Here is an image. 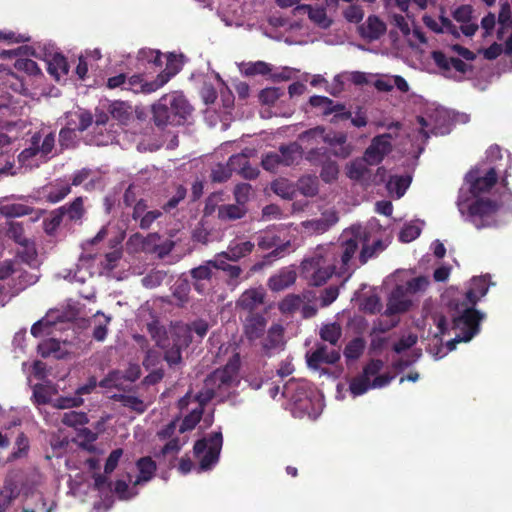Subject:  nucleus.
<instances>
[{
    "label": "nucleus",
    "mask_w": 512,
    "mask_h": 512,
    "mask_svg": "<svg viewBox=\"0 0 512 512\" xmlns=\"http://www.w3.org/2000/svg\"><path fill=\"white\" fill-rule=\"evenodd\" d=\"M337 246H320L311 256L301 263L303 276L313 286H321L333 274L349 278L357 265L353 261L355 253L359 252V263H367L386 248L380 239H371V231L367 227L354 225L343 231Z\"/></svg>",
    "instance_id": "1"
},
{
    "label": "nucleus",
    "mask_w": 512,
    "mask_h": 512,
    "mask_svg": "<svg viewBox=\"0 0 512 512\" xmlns=\"http://www.w3.org/2000/svg\"><path fill=\"white\" fill-rule=\"evenodd\" d=\"M487 291L485 278L474 277L465 294V300L462 303L454 304L452 329L455 331V337L446 343L449 351L454 350L457 343L468 342L478 334L479 323L483 320L484 314L475 310L474 306Z\"/></svg>",
    "instance_id": "2"
},
{
    "label": "nucleus",
    "mask_w": 512,
    "mask_h": 512,
    "mask_svg": "<svg viewBox=\"0 0 512 512\" xmlns=\"http://www.w3.org/2000/svg\"><path fill=\"white\" fill-rule=\"evenodd\" d=\"M147 330L156 345L163 351L164 360L169 367L182 364V351L191 343V329L187 324H177L168 332L158 321L147 324Z\"/></svg>",
    "instance_id": "3"
},
{
    "label": "nucleus",
    "mask_w": 512,
    "mask_h": 512,
    "mask_svg": "<svg viewBox=\"0 0 512 512\" xmlns=\"http://www.w3.org/2000/svg\"><path fill=\"white\" fill-rule=\"evenodd\" d=\"M154 124L161 129L184 124L192 113V106L179 92L163 95L152 105Z\"/></svg>",
    "instance_id": "4"
},
{
    "label": "nucleus",
    "mask_w": 512,
    "mask_h": 512,
    "mask_svg": "<svg viewBox=\"0 0 512 512\" xmlns=\"http://www.w3.org/2000/svg\"><path fill=\"white\" fill-rule=\"evenodd\" d=\"M239 367L240 356L234 353L223 368L215 370L205 379L197 399L202 403H208L213 398L222 401L229 389L237 382Z\"/></svg>",
    "instance_id": "5"
},
{
    "label": "nucleus",
    "mask_w": 512,
    "mask_h": 512,
    "mask_svg": "<svg viewBox=\"0 0 512 512\" xmlns=\"http://www.w3.org/2000/svg\"><path fill=\"white\" fill-rule=\"evenodd\" d=\"M384 363L379 359H372L363 368V372L352 378L349 383V390L354 397L363 395L371 388H382L387 386L393 379L389 374L378 375Z\"/></svg>",
    "instance_id": "6"
},
{
    "label": "nucleus",
    "mask_w": 512,
    "mask_h": 512,
    "mask_svg": "<svg viewBox=\"0 0 512 512\" xmlns=\"http://www.w3.org/2000/svg\"><path fill=\"white\" fill-rule=\"evenodd\" d=\"M303 155L302 147L296 143L281 145L277 151L269 152L262 157L263 169L276 173L281 167H289L299 163Z\"/></svg>",
    "instance_id": "7"
},
{
    "label": "nucleus",
    "mask_w": 512,
    "mask_h": 512,
    "mask_svg": "<svg viewBox=\"0 0 512 512\" xmlns=\"http://www.w3.org/2000/svg\"><path fill=\"white\" fill-rule=\"evenodd\" d=\"M222 443L221 432H215L208 439L195 443L194 454L199 460L198 472L210 470L218 462Z\"/></svg>",
    "instance_id": "8"
},
{
    "label": "nucleus",
    "mask_w": 512,
    "mask_h": 512,
    "mask_svg": "<svg viewBox=\"0 0 512 512\" xmlns=\"http://www.w3.org/2000/svg\"><path fill=\"white\" fill-rule=\"evenodd\" d=\"M55 147V133L42 132L35 133L30 139L29 147L25 148L18 156V160L23 166L33 167L31 160L39 156L41 159H47Z\"/></svg>",
    "instance_id": "9"
},
{
    "label": "nucleus",
    "mask_w": 512,
    "mask_h": 512,
    "mask_svg": "<svg viewBox=\"0 0 512 512\" xmlns=\"http://www.w3.org/2000/svg\"><path fill=\"white\" fill-rule=\"evenodd\" d=\"M498 209L496 202L479 198L468 206V220L481 229L494 224L493 216Z\"/></svg>",
    "instance_id": "10"
},
{
    "label": "nucleus",
    "mask_w": 512,
    "mask_h": 512,
    "mask_svg": "<svg viewBox=\"0 0 512 512\" xmlns=\"http://www.w3.org/2000/svg\"><path fill=\"white\" fill-rule=\"evenodd\" d=\"M172 73H159L157 77L153 81H147L140 74L132 75L127 78V83L125 86V90L132 91L133 93H143L150 94L161 87H163L166 83L171 79Z\"/></svg>",
    "instance_id": "11"
},
{
    "label": "nucleus",
    "mask_w": 512,
    "mask_h": 512,
    "mask_svg": "<svg viewBox=\"0 0 512 512\" xmlns=\"http://www.w3.org/2000/svg\"><path fill=\"white\" fill-rule=\"evenodd\" d=\"M262 338L260 353L262 356L271 357L284 348V327L279 323H274L267 330V335Z\"/></svg>",
    "instance_id": "12"
},
{
    "label": "nucleus",
    "mask_w": 512,
    "mask_h": 512,
    "mask_svg": "<svg viewBox=\"0 0 512 512\" xmlns=\"http://www.w3.org/2000/svg\"><path fill=\"white\" fill-rule=\"evenodd\" d=\"M280 228H270L257 234V245L262 250L274 249L275 256L280 255L290 245V240L280 236Z\"/></svg>",
    "instance_id": "13"
},
{
    "label": "nucleus",
    "mask_w": 512,
    "mask_h": 512,
    "mask_svg": "<svg viewBox=\"0 0 512 512\" xmlns=\"http://www.w3.org/2000/svg\"><path fill=\"white\" fill-rule=\"evenodd\" d=\"M340 359V349L331 345L316 344L314 351L306 354L309 368L318 369L321 364H335Z\"/></svg>",
    "instance_id": "14"
},
{
    "label": "nucleus",
    "mask_w": 512,
    "mask_h": 512,
    "mask_svg": "<svg viewBox=\"0 0 512 512\" xmlns=\"http://www.w3.org/2000/svg\"><path fill=\"white\" fill-rule=\"evenodd\" d=\"M392 150L391 135L382 134L374 137L364 152L365 159L370 165L379 164Z\"/></svg>",
    "instance_id": "15"
},
{
    "label": "nucleus",
    "mask_w": 512,
    "mask_h": 512,
    "mask_svg": "<svg viewBox=\"0 0 512 512\" xmlns=\"http://www.w3.org/2000/svg\"><path fill=\"white\" fill-rule=\"evenodd\" d=\"M309 103L311 106L320 108L323 115L334 114L331 122H338L339 120H346L351 117L350 111H345V106L341 103L334 102L325 96H312L310 97Z\"/></svg>",
    "instance_id": "16"
},
{
    "label": "nucleus",
    "mask_w": 512,
    "mask_h": 512,
    "mask_svg": "<svg viewBox=\"0 0 512 512\" xmlns=\"http://www.w3.org/2000/svg\"><path fill=\"white\" fill-rule=\"evenodd\" d=\"M265 291L263 288H250L245 290L236 301V309L250 313L255 311L263 305L265 299Z\"/></svg>",
    "instance_id": "17"
},
{
    "label": "nucleus",
    "mask_w": 512,
    "mask_h": 512,
    "mask_svg": "<svg viewBox=\"0 0 512 512\" xmlns=\"http://www.w3.org/2000/svg\"><path fill=\"white\" fill-rule=\"evenodd\" d=\"M267 319L261 313H250L243 321V334L249 342H254L264 336Z\"/></svg>",
    "instance_id": "18"
},
{
    "label": "nucleus",
    "mask_w": 512,
    "mask_h": 512,
    "mask_svg": "<svg viewBox=\"0 0 512 512\" xmlns=\"http://www.w3.org/2000/svg\"><path fill=\"white\" fill-rule=\"evenodd\" d=\"M358 30L362 38L371 42L378 40L384 35L387 27L379 17L370 15L366 21L359 26Z\"/></svg>",
    "instance_id": "19"
},
{
    "label": "nucleus",
    "mask_w": 512,
    "mask_h": 512,
    "mask_svg": "<svg viewBox=\"0 0 512 512\" xmlns=\"http://www.w3.org/2000/svg\"><path fill=\"white\" fill-rule=\"evenodd\" d=\"M295 15L307 14L309 19L320 28L326 29L332 24V20L327 16L324 7L312 5H298L294 9Z\"/></svg>",
    "instance_id": "20"
},
{
    "label": "nucleus",
    "mask_w": 512,
    "mask_h": 512,
    "mask_svg": "<svg viewBox=\"0 0 512 512\" xmlns=\"http://www.w3.org/2000/svg\"><path fill=\"white\" fill-rule=\"evenodd\" d=\"M472 12L470 5H462L453 12V18L461 24V33L468 37L473 36L479 28L478 24L472 21Z\"/></svg>",
    "instance_id": "21"
},
{
    "label": "nucleus",
    "mask_w": 512,
    "mask_h": 512,
    "mask_svg": "<svg viewBox=\"0 0 512 512\" xmlns=\"http://www.w3.org/2000/svg\"><path fill=\"white\" fill-rule=\"evenodd\" d=\"M339 220L338 214L334 209L324 211L319 218L304 222L306 229L315 233H324L335 225Z\"/></svg>",
    "instance_id": "22"
},
{
    "label": "nucleus",
    "mask_w": 512,
    "mask_h": 512,
    "mask_svg": "<svg viewBox=\"0 0 512 512\" xmlns=\"http://www.w3.org/2000/svg\"><path fill=\"white\" fill-rule=\"evenodd\" d=\"M296 277L294 269L284 267L268 279L267 285L270 290L279 292L293 285L296 281Z\"/></svg>",
    "instance_id": "23"
},
{
    "label": "nucleus",
    "mask_w": 512,
    "mask_h": 512,
    "mask_svg": "<svg viewBox=\"0 0 512 512\" xmlns=\"http://www.w3.org/2000/svg\"><path fill=\"white\" fill-rule=\"evenodd\" d=\"M446 120V112L444 110L435 109L434 111L427 112L426 116H418L417 121L421 125L420 133L428 138V133L425 128H431L433 134H437V129L444 125Z\"/></svg>",
    "instance_id": "24"
},
{
    "label": "nucleus",
    "mask_w": 512,
    "mask_h": 512,
    "mask_svg": "<svg viewBox=\"0 0 512 512\" xmlns=\"http://www.w3.org/2000/svg\"><path fill=\"white\" fill-rule=\"evenodd\" d=\"M365 155L362 158L351 161L346 167V175L351 180L359 181L368 184L371 181V171L368 168Z\"/></svg>",
    "instance_id": "25"
},
{
    "label": "nucleus",
    "mask_w": 512,
    "mask_h": 512,
    "mask_svg": "<svg viewBox=\"0 0 512 512\" xmlns=\"http://www.w3.org/2000/svg\"><path fill=\"white\" fill-rule=\"evenodd\" d=\"M190 275L193 279L194 289L199 294H204L207 290V285L205 282H209L213 276V268L209 263V260L204 262L202 265L191 269Z\"/></svg>",
    "instance_id": "26"
},
{
    "label": "nucleus",
    "mask_w": 512,
    "mask_h": 512,
    "mask_svg": "<svg viewBox=\"0 0 512 512\" xmlns=\"http://www.w3.org/2000/svg\"><path fill=\"white\" fill-rule=\"evenodd\" d=\"M467 178L471 182L472 194L478 195L489 191L494 186L497 181V172L494 168H490L482 177H474L473 173H470Z\"/></svg>",
    "instance_id": "27"
},
{
    "label": "nucleus",
    "mask_w": 512,
    "mask_h": 512,
    "mask_svg": "<svg viewBox=\"0 0 512 512\" xmlns=\"http://www.w3.org/2000/svg\"><path fill=\"white\" fill-rule=\"evenodd\" d=\"M254 246V243L251 241L232 242L229 244L226 251L220 252V256H224L226 260L236 262L250 254Z\"/></svg>",
    "instance_id": "28"
},
{
    "label": "nucleus",
    "mask_w": 512,
    "mask_h": 512,
    "mask_svg": "<svg viewBox=\"0 0 512 512\" xmlns=\"http://www.w3.org/2000/svg\"><path fill=\"white\" fill-rule=\"evenodd\" d=\"M412 302L405 296L402 287H397L391 294L387 305V314H396L405 312L409 309Z\"/></svg>",
    "instance_id": "29"
},
{
    "label": "nucleus",
    "mask_w": 512,
    "mask_h": 512,
    "mask_svg": "<svg viewBox=\"0 0 512 512\" xmlns=\"http://www.w3.org/2000/svg\"><path fill=\"white\" fill-rule=\"evenodd\" d=\"M136 465L139 474L134 479V486L144 485L154 477L157 466L151 457L140 458Z\"/></svg>",
    "instance_id": "30"
},
{
    "label": "nucleus",
    "mask_w": 512,
    "mask_h": 512,
    "mask_svg": "<svg viewBox=\"0 0 512 512\" xmlns=\"http://www.w3.org/2000/svg\"><path fill=\"white\" fill-rule=\"evenodd\" d=\"M111 322V317L106 316L103 312L97 311L91 318L90 324L92 325V337L99 342L106 339L108 333V325Z\"/></svg>",
    "instance_id": "31"
},
{
    "label": "nucleus",
    "mask_w": 512,
    "mask_h": 512,
    "mask_svg": "<svg viewBox=\"0 0 512 512\" xmlns=\"http://www.w3.org/2000/svg\"><path fill=\"white\" fill-rule=\"evenodd\" d=\"M433 59L436 64L446 70L454 69L460 73H465L470 66L459 58L447 57L442 52H434Z\"/></svg>",
    "instance_id": "32"
},
{
    "label": "nucleus",
    "mask_w": 512,
    "mask_h": 512,
    "mask_svg": "<svg viewBox=\"0 0 512 512\" xmlns=\"http://www.w3.org/2000/svg\"><path fill=\"white\" fill-rule=\"evenodd\" d=\"M58 209L62 210L61 214L64 216V219L70 222L80 221L85 214L82 197H77L70 204L61 206Z\"/></svg>",
    "instance_id": "33"
},
{
    "label": "nucleus",
    "mask_w": 512,
    "mask_h": 512,
    "mask_svg": "<svg viewBox=\"0 0 512 512\" xmlns=\"http://www.w3.org/2000/svg\"><path fill=\"white\" fill-rule=\"evenodd\" d=\"M423 21L427 27L438 33H450L456 37L460 36L459 29L452 23V21L444 16L440 17V24L429 16H424Z\"/></svg>",
    "instance_id": "34"
},
{
    "label": "nucleus",
    "mask_w": 512,
    "mask_h": 512,
    "mask_svg": "<svg viewBox=\"0 0 512 512\" xmlns=\"http://www.w3.org/2000/svg\"><path fill=\"white\" fill-rule=\"evenodd\" d=\"M44 191L47 201L57 203L71 192V186L66 182L56 181L46 186Z\"/></svg>",
    "instance_id": "35"
},
{
    "label": "nucleus",
    "mask_w": 512,
    "mask_h": 512,
    "mask_svg": "<svg viewBox=\"0 0 512 512\" xmlns=\"http://www.w3.org/2000/svg\"><path fill=\"white\" fill-rule=\"evenodd\" d=\"M246 208L241 204H223L218 207L217 216L222 221H235L246 215Z\"/></svg>",
    "instance_id": "36"
},
{
    "label": "nucleus",
    "mask_w": 512,
    "mask_h": 512,
    "mask_svg": "<svg viewBox=\"0 0 512 512\" xmlns=\"http://www.w3.org/2000/svg\"><path fill=\"white\" fill-rule=\"evenodd\" d=\"M196 406L192 408V410L187 414L182 424L180 425L179 431L181 433L192 430L195 428V426L199 423L201 420L202 414H203V407L206 403H202L200 400L197 399V395L194 397Z\"/></svg>",
    "instance_id": "37"
},
{
    "label": "nucleus",
    "mask_w": 512,
    "mask_h": 512,
    "mask_svg": "<svg viewBox=\"0 0 512 512\" xmlns=\"http://www.w3.org/2000/svg\"><path fill=\"white\" fill-rule=\"evenodd\" d=\"M47 69L52 76L59 80L61 76L67 75L69 66L63 55L55 53L47 60Z\"/></svg>",
    "instance_id": "38"
},
{
    "label": "nucleus",
    "mask_w": 512,
    "mask_h": 512,
    "mask_svg": "<svg viewBox=\"0 0 512 512\" xmlns=\"http://www.w3.org/2000/svg\"><path fill=\"white\" fill-rule=\"evenodd\" d=\"M321 340L328 342L332 347L337 348L342 336V328L338 323L324 324L319 331Z\"/></svg>",
    "instance_id": "39"
},
{
    "label": "nucleus",
    "mask_w": 512,
    "mask_h": 512,
    "mask_svg": "<svg viewBox=\"0 0 512 512\" xmlns=\"http://www.w3.org/2000/svg\"><path fill=\"white\" fill-rule=\"evenodd\" d=\"M136 487L134 486L133 477L128 474L127 481L122 479L116 481L114 491L120 499L128 500L138 494Z\"/></svg>",
    "instance_id": "40"
},
{
    "label": "nucleus",
    "mask_w": 512,
    "mask_h": 512,
    "mask_svg": "<svg viewBox=\"0 0 512 512\" xmlns=\"http://www.w3.org/2000/svg\"><path fill=\"white\" fill-rule=\"evenodd\" d=\"M110 398L119 401L123 404V406L137 412L138 414H142L146 411L147 405L140 398L133 395L126 394H112Z\"/></svg>",
    "instance_id": "41"
},
{
    "label": "nucleus",
    "mask_w": 512,
    "mask_h": 512,
    "mask_svg": "<svg viewBox=\"0 0 512 512\" xmlns=\"http://www.w3.org/2000/svg\"><path fill=\"white\" fill-rule=\"evenodd\" d=\"M300 193L306 197H314L319 191V181L314 175L302 176L297 182Z\"/></svg>",
    "instance_id": "42"
},
{
    "label": "nucleus",
    "mask_w": 512,
    "mask_h": 512,
    "mask_svg": "<svg viewBox=\"0 0 512 512\" xmlns=\"http://www.w3.org/2000/svg\"><path fill=\"white\" fill-rule=\"evenodd\" d=\"M99 386L107 389L115 388L125 391L127 388L124 374L118 370H113L99 382Z\"/></svg>",
    "instance_id": "43"
},
{
    "label": "nucleus",
    "mask_w": 512,
    "mask_h": 512,
    "mask_svg": "<svg viewBox=\"0 0 512 512\" xmlns=\"http://www.w3.org/2000/svg\"><path fill=\"white\" fill-rule=\"evenodd\" d=\"M503 52L507 55H512V35H510L505 41L504 48L501 44L495 42L483 50V55L488 60H494Z\"/></svg>",
    "instance_id": "44"
},
{
    "label": "nucleus",
    "mask_w": 512,
    "mask_h": 512,
    "mask_svg": "<svg viewBox=\"0 0 512 512\" xmlns=\"http://www.w3.org/2000/svg\"><path fill=\"white\" fill-rule=\"evenodd\" d=\"M112 117L121 123H126L131 116V106L123 101H115L109 107Z\"/></svg>",
    "instance_id": "45"
},
{
    "label": "nucleus",
    "mask_w": 512,
    "mask_h": 512,
    "mask_svg": "<svg viewBox=\"0 0 512 512\" xmlns=\"http://www.w3.org/2000/svg\"><path fill=\"white\" fill-rule=\"evenodd\" d=\"M321 166L322 169L320 177L325 183H332L337 180L339 175V166L335 161L328 158L321 164Z\"/></svg>",
    "instance_id": "46"
},
{
    "label": "nucleus",
    "mask_w": 512,
    "mask_h": 512,
    "mask_svg": "<svg viewBox=\"0 0 512 512\" xmlns=\"http://www.w3.org/2000/svg\"><path fill=\"white\" fill-rule=\"evenodd\" d=\"M271 189L275 194L282 197L283 199L291 200L295 195V189L293 185L286 179H278L272 182Z\"/></svg>",
    "instance_id": "47"
},
{
    "label": "nucleus",
    "mask_w": 512,
    "mask_h": 512,
    "mask_svg": "<svg viewBox=\"0 0 512 512\" xmlns=\"http://www.w3.org/2000/svg\"><path fill=\"white\" fill-rule=\"evenodd\" d=\"M410 177L404 176H394L391 177L387 183V189L390 193H395L397 198H400L404 195L406 189L410 184Z\"/></svg>",
    "instance_id": "48"
},
{
    "label": "nucleus",
    "mask_w": 512,
    "mask_h": 512,
    "mask_svg": "<svg viewBox=\"0 0 512 512\" xmlns=\"http://www.w3.org/2000/svg\"><path fill=\"white\" fill-rule=\"evenodd\" d=\"M302 305L303 299L299 295L289 294L279 303V310L285 314H292Z\"/></svg>",
    "instance_id": "49"
},
{
    "label": "nucleus",
    "mask_w": 512,
    "mask_h": 512,
    "mask_svg": "<svg viewBox=\"0 0 512 512\" xmlns=\"http://www.w3.org/2000/svg\"><path fill=\"white\" fill-rule=\"evenodd\" d=\"M32 208L23 204H5L0 207V213L5 217H20L32 212Z\"/></svg>",
    "instance_id": "50"
},
{
    "label": "nucleus",
    "mask_w": 512,
    "mask_h": 512,
    "mask_svg": "<svg viewBox=\"0 0 512 512\" xmlns=\"http://www.w3.org/2000/svg\"><path fill=\"white\" fill-rule=\"evenodd\" d=\"M365 348V341L362 338H354L344 349V356L349 360L358 359Z\"/></svg>",
    "instance_id": "51"
},
{
    "label": "nucleus",
    "mask_w": 512,
    "mask_h": 512,
    "mask_svg": "<svg viewBox=\"0 0 512 512\" xmlns=\"http://www.w3.org/2000/svg\"><path fill=\"white\" fill-rule=\"evenodd\" d=\"M167 273L163 270H152L141 279L142 285L148 289H153L162 284Z\"/></svg>",
    "instance_id": "52"
},
{
    "label": "nucleus",
    "mask_w": 512,
    "mask_h": 512,
    "mask_svg": "<svg viewBox=\"0 0 512 512\" xmlns=\"http://www.w3.org/2000/svg\"><path fill=\"white\" fill-rule=\"evenodd\" d=\"M87 422V415L83 412L70 411L64 413L62 417V423L69 427L82 426Z\"/></svg>",
    "instance_id": "53"
},
{
    "label": "nucleus",
    "mask_w": 512,
    "mask_h": 512,
    "mask_svg": "<svg viewBox=\"0 0 512 512\" xmlns=\"http://www.w3.org/2000/svg\"><path fill=\"white\" fill-rule=\"evenodd\" d=\"M21 250L18 251V256L22 259V261L32 264L37 257V250L35 247V243L28 239L22 245H20Z\"/></svg>",
    "instance_id": "54"
},
{
    "label": "nucleus",
    "mask_w": 512,
    "mask_h": 512,
    "mask_svg": "<svg viewBox=\"0 0 512 512\" xmlns=\"http://www.w3.org/2000/svg\"><path fill=\"white\" fill-rule=\"evenodd\" d=\"M61 212L62 210L59 209L53 210L50 217L44 221V230L48 235H53L64 220V216Z\"/></svg>",
    "instance_id": "55"
},
{
    "label": "nucleus",
    "mask_w": 512,
    "mask_h": 512,
    "mask_svg": "<svg viewBox=\"0 0 512 512\" xmlns=\"http://www.w3.org/2000/svg\"><path fill=\"white\" fill-rule=\"evenodd\" d=\"M7 236L14 240L19 246L29 239L24 234V228L22 224L18 222L9 223Z\"/></svg>",
    "instance_id": "56"
},
{
    "label": "nucleus",
    "mask_w": 512,
    "mask_h": 512,
    "mask_svg": "<svg viewBox=\"0 0 512 512\" xmlns=\"http://www.w3.org/2000/svg\"><path fill=\"white\" fill-rule=\"evenodd\" d=\"M83 404V399L79 396L59 397L52 402V406L57 409H69L79 407Z\"/></svg>",
    "instance_id": "57"
},
{
    "label": "nucleus",
    "mask_w": 512,
    "mask_h": 512,
    "mask_svg": "<svg viewBox=\"0 0 512 512\" xmlns=\"http://www.w3.org/2000/svg\"><path fill=\"white\" fill-rule=\"evenodd\" d=\"M272 71L271 65L264 61H257L254 63H248L244 74L246 76H254V75H266Z\"/></svg>",
    "instance_id": "58"
},
{
    "label": "nucleus",
    "mask_w": 512,
    "mask_h": 512,
    "mask_svg": "<svg viewBox=\"0 0 512 512\" xmlns=\"http://www.w3.org/2000/svg\"><path fill=\"white\" fill-rule=\"evenodd\" d=\"M253 153L252 150H246L242 153L232 155L228 160V165L231 171H238L242 169V167L246 166L248 162V157Z\"/></svg>",
    "instance_id": "59"
},
{
    "label": "nucleus",
    "mask_w": 512,
    "mask_h": 512,
    "mask_svg": "<svg viewBox=\"0 0 512 512\" xmlns=\"http://www.w3.org/2000/svg\"><path fill=\"white\" fill-rule=\"evenodd\" d=\"M421 233V227L418 224L410 223L403 227L399 234L401 242L409 243L415 240Z\"/></svg>",
    "instance_id": "60"
},
{
    "label": "nucleus",
    "mask_w": 512,
    "mask_h": 512,
    "mask_svg": "<svg viewBox=\"0 0 512 512\" xmlns=\"http://www.w3.org/2000/svg\"><path fill=\"white\" fill-rule=\"evenodd\" d=\"M283 91L278 87H270L261 90L259 99L263 104L271 105L275 103L281 96Z\"/></svg>",
    "instance_id": "61"
},
{
    "label": "nucleus",
    "mask_w": 512,
    "mask_h": 512,
    "mask_svg": "<svg viewBox=\"0 0 512 512\" xmlns=\"http://www.w3.org/2000/svg\"><path fill=\"white\" fill-rule=\"evenodd\" d=\"M231 173L232 171L228 164L226 166L223 164H217L211 171V179L218 183L225 182L230 178Z\"/></svg>",
    "instance_id": "62"
},
{
    "label": "nucleus",
    "mask_w": 512,
    "mask_h": 512,
    "mask_svg": "<svg viewBox=\"0 0 512 512\" xmlns=\"http://www.w3.org/2000/svg\"><path fill=\"white\" fill-rule=\"evenodd\" d=\"M328 158L325 148H313L305 155V159L312 165H321Z\"/></svg>",
    "instance_id": "63"
},
{
    "label": "nucleus",
    "mask_w": 512,
    "mask_h": 512,
    "mask_svg": "<svg viewBox=\"0 0 512 512\" xmlns=\"http://www.w3.org/2000/svg\"><path fill=\"white\" fill-rule=\"evenodd\" d=\"M343 16L350 23H359L364 17V11L359 5H350L343 11Z\"/></svg>",
    "instance_id": "64"
}]
</instances>
